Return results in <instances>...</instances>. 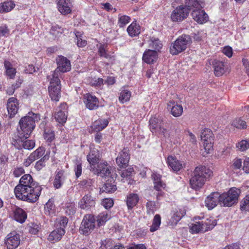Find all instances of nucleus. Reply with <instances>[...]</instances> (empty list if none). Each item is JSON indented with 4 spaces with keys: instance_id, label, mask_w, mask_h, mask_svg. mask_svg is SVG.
Returning <instances> with one entry per match:
<instances>
[{
    "instance_id": "51",
    "label": "nucleus",
    "mask_w": 249,
    "mask_h": 249,
    "mask_svg": "<svg viewBox=\"0 0 249 249\" xmlns=\"http://www.w3.org/2000/svg\"><path fill=\"white\" fill-rule=\"evenodd\" d=\"M49 158L46 155L43 156L40 160H38L35 164V168L37 170L40 171L46 165V162L48 160Z\"/></svg>"
},
{
    "instance_id": "5",
    "label": "nucleus",
    "mask_w": 249,
    "mask_h": 249,
    "mask_svg": "<svg viewBox=\"0 0 249 249\" xmlns=\"http://www.w3.org/2000/svg\"><path fill=\"white\" fill-rule=\"evenodd\" d=\"M217 224V221L213 218H208L201 222H196L192 224L190 228V232L197 233L200 232H205L212 230Z\"/></svg>"
},
{
    "instance_id": "14",
    "label": "nucleus",
    "mask_w": 249,
    "mask_h": 249,
    "mask_svg": "<svg viewBox=\"0 0 249 249\" xmlns=\"http://www.w3.org/2000/svg\"><path fill=\"white\" fill-rule=\"evenodd\" d=\"M8 249H14L18 247L20 243V235L14 231L9 233L5 241Z\"/></svg>"
},
{
    "instance_id": "63",
    "label": "nucleus",
    "mask_w": 249,
    "mask_h": 249,
    "mask_svg": "<svg viewBox=\"0 0 249 249\" xmlns=\"http://www.w3.org/2000/svg\"><path fill=\"white\" fill-rule=\"evenodd\" d=\"M222 53L228 57H231L232 56V49L231 47L229 46H226L223 48Z\"/></svg>"
},
{
    "instance_id": "50",
    "label": "nucleus",
    "mask_w": 249,
    "mask_h": 249,
    "mask_svg": "<svg viewBox=\"0 0 249 249\" xmlns=\"http://www.w3.org/2000/svg\"><path fill=\"white\" fill-rule=\"evenodd\" d=\"M150 47L159 51L162 47V44L159 39L152 38L150 40Z\"/></svg>"
},
{
    "instance_id": "21",
    "label": "nucleus",
    "mask_w": 249,
    "mask_h": 249,
    "mask_svg": "<svg viewBox=\"0 0 249 249\" xmlns=\"http://www.w3.org/2000/svg\"><path fill=\"white\" fill-rule=\"evenodd\" d=\"M57 9L62 15H66L71 12L72 3L70 0H59L57 3Z\"/></svg>"
},
{
    "instance_id": "37",
    "label": "nucleus",
    "mask_w": 249,
    "mask_h": 249,
    "mask_svg": "<svg viewBox=\"0 0 249 249\" xmlns=\"http://www.w3.org/2000/svg\"><path fill=\"white\" fill-rule=\"evenodd\" d=\"M55 207L53 202L49 200L44 206L45 214L53 217L55 215Z\"/></svg>"
},
{
    "instance_id": "39",
    "label": "nucleus",
    "mask_w": 249,
    "mask_h": 249,
    "mask_svg": "<svg viewBox=\"0 0 249 249\" xmlns=\"http://www.w3.org/2000/svg\"><path fill=\"white\" fill-rule=\"evenodd\" d=\"M4 68L6 70V74L10 79L15 77L16 70L12 67V64L8 61L5 60L4 62Z\"/></svg>"
},
{
    "instance_id": "44",
    "label": "nucleus",
    "mask_w": 249,
    "mask_h": 249,
    "mask_svg": "<svg viewBox=\"0 0 249 249\" xmlns=\"http://www.w3.org/2000/svg\"><path fill=\"white\" fill-rule=\"evenodd\" d=\"M110 218L107 212L100 213L97 216V222L99 226L104 225Z\"/></svg>"
},
{
    "instance_id": "49",
    "label": "nucleus",
    "mask_w": 249,
    "mask_h": 249,
    "mask_svg": "<svg viewBox=\"0 0 249 249\" xmlns=\"http://www.w3.org/2000/svg\"><path fill=\"white\" fill-rule=\"evenodd\" d=\"M146 211L149 214H153L157 210L158 207L155 202L153 201H149L146 203Z\"/></svg>"
},
{
    "instance_id": "2",
    "label": "nucleus",
    "mask_w": 249,
    "mask_h": 249,
    "mask_svg": "<svg viewBox=\"0 0 249 249\" xmlns=\"http://www.w3.org/2000/svg\"><path fill=\"white\" fill-rule=\"evenodd\" d=\"M213 174L212 171L206 166L200 165L196 168L194 175L190 179L192 188L198 190L204 185L206 178Z\"/></svg>"
},
{
    "instance_id": "36",
    "label": "nucleus",
    "mask_w": 249,
    "mask_h": 249,
    "mask_svg": "<svg viewBox=\"0 0 249 249\" xmlns=\"http://www.w3.org/2000/svg\"><path fill=\"white\" fill-rule=\"evenodd\" d=\"M139 200V196L136 194H130L127 196L126 204L128 209H132L136 205Z\"/></svg>"
},
{
    "instance_id": "30",
    "label": "nucleus",
    "mask_w": 249,
    "mask_h": 249,
    "mask_svg": "<svg viewBox=\"0 0 249 249\" xmlns=\"http://www.w3.org/2000/svg\"><path fill=\"white\" fill-rule=\"evenodd\" d=\"M65 233V230L63 228H58L50 234L48 239L53 242L59 241Z\"/></svg>"
},
{
    "instance_id": "13",
    "label": "nucleus",
    "mask_w": 249,
    "mask_h": 249,
    "mask_svg": "<svg viewBox=\"0 0 249 249\" xmlns=\"http://www.w3.org/2000/svg\"><path fill=\"white\" fill-rule=\"evenodd\" d=\"M29 136H26L24 132L17 129V131L14 134L12 138L11 143L18 149H22L24 141L27 139Z\"/></svg>"
},
{
    "instance_id": "61",
    "label": "nucleus",
    "mask_w": 249,
    "mask_h": 249,
    "mask_svg": "<svg viewBox=\"0 0 249 249\" xmlns=\"http://www.w3.org/2000/svg\"><path fill=\"white\" fill-rule=\"evenodd\" d=\"M75 176L77 178H79L82 174V164L79 162H77L74 169Z\"/></svg>"
},
{
    "instance_id": "28",
    "label": "nucleus",
    "mask_w": 249,
    "mask_h": 249,
    "mask_svg": "<svg viewBox=\"0 0 249 249\" xmlns=\"http://www.w3.org/2000/svg\"><path fill=\"white\" fill-rule=\"evenodd\" d=\"M185 8L188 9V13L192 9L202 8L203 2L202 0H185V4L183 5Z\"/></svg>"
},
{
    "instance_id": "24",
    "label": "nucleus",
    "mask_w": 249,
    "mask_h": 249,
    "mask_svg": "<svg viewBox=\"0 0 249 249\" xmlns=\"http://www.w3.org/2000/svg\"><path fill=\"white\" fill-rule=\"evenodd\" d=\"M7 108L10 118L13 117L18 112V104L15 97L10 98L7 103Z\"/></svg>"
},
{
    "instance_id": "20",
    "label": "nucleus",
    "mask_w": 249,
    "mask_h": 249,
    "mask_svg": "<svg viewBox=\"0 0 249 249\" xmlns=\"http://www.w3.org/2000/svg\"><path fill=\"white\" fill-rule=\"evenodd\" d=\"M193 18L199 24H203L208 20V16L202 8L194 9L192 13Z\"/></svg>"
},
{
    "instance_id": "3",
    "label": "nucleus",
    "mask_w": 249,
    "mask_h": 249,
    "mask_svg": "<svg viewBox=\"0 0 249 249\" xmlns=\"http://www.w3.org/2000/svg\"><path fill=\"white\" fill-rule=\"evenodd\" d=\"M40 120V116L33 112H30L28 114L21 118L19 122V130L24 132L26 136H29L35 127V123Z\"/></svg>"
},
{
    "instance_id": "34",
    "label": "nucleus",
    "mask_w": 249,
    "mask_h": 249,
    "mask_svg": "<svg viewBox=\"0 0 249 249\" xmlns=\"http://www.w3.org/2000/svg\"><path fill=\"white\" fill-rule=\"evenodd\" d=\"M14 217L17 221L22 223L27 218V214L23 210L18 207L14 211Z\"/></svg>"
},
{
    "instance_id": "43",
    "label": "nucleus",
    "mask_w": 249,
    "mask_h": 249,
    "mask_svg": "<svg viewBox=\"0 0 249 249\" xmlns=\"http://www.w3.org/2000/svg\"><path fill=\"white\" fill-rule=\"evenodd\" d=\"M131 95V93L129 90L127 89H123L120 93L119 100L121 103L123 104L129 100Z\"/></svg>"
},
{
    "instance_id": "11",
    "label": "nucleus",
    "mask_w": 249,
    "mask_h": 249,
    "mask_svg": "<svg viewBox=\"0 0 249 249\" xmlns=\"http://www.w3.org/2000/svg\"><path fill=\"white\" fill-rule=\"evenodd\" d=\"M95 221L94 216L92 215L88 214L84 216L80 228L83 234H88L94 229Z\"/></svg>"
},
{
    "instance_id": "4",
    "label": "nucleus",
    "mask_w": 249,
    "mask_h": 249,
    "mask_svg": "<svg viewBox=\"0 0 249 249\" xmlns=\"http://www.w3.org/2000/svg\"><path fill=\"white\" fill-rule=\"evenodd\" d=\"M240 190L231 188L228 192L220 195L219 204L223 207H231L236 204L238 200Z\"/></svg>"
},
{
    "instance_id": "57",
    "label": "nucleus",
    "mask_w": 249,
    "mask_h": 249,
    "mask_svg": "<svg viewBox=\"0 0 249 249\" xmlns=\"http://www.w3.org/2000/svg\"><path fill=\"white\" fill-rule=\"evenodd\" d=\"M23 145V146L22 147V148H23L25 149L31 150L35 147V142L33 140L26 139L24 141Z\"/></svg>"
},
{
    "instance_id": "35",
    "label": "nucleus",
    "mask_w": 249,
    "mask_h": 249,
    "mask_svg": "<svg viewBox=\"0 0 249 249\" xmlns=\"http://www.w3.org/2000/svg\"><path fill=\"white\" fill-rule=\"evenodd\" d=\"M15 7L12 0H7L0 3V13H5L11 11Z\"/></svg>"
},
{
    "instance_id": "33",
    "label": "nucleus",
    "mask_w": 249,
    "mask_h": 249,
    "mask_svg": "<svg viewBox=\"0 0 249 249\" xmlns=\"http://www.w3.org/2000/svg\"><path fill=\"white\" fill-rule=\"evenodd\" d=\"M127 32L128 35L131 36H138L141 33V28L136 22H133L127 28Z\"/></svg>"
},
{
    "instance_id": "32",
    "label": "nucleus",
    "mask_w": 249,
    "mask_h": 249,
    "mask_svg": "<svg viewBox=\"0 0 249 249\" xmlns=\"http://www.w3.org/2000/svg\"><path fill=\"white\" fill-rule=\"evenodd\" d=\"M214 72L216 76H221L225 72V66L224 62L214 60L213 62Z\"/></svg>"
},
{
    "instance_id": "59",
    "label": "nucleus",
    "mask_w": 249,
    "mask_h": 249,
    "mask_svg": "<svg viewBox=\"0 0 249 249\" xmlns=\"http://www.w3.org/2000/svg\"><path fill=\"white\" fill-rule=\"evenodd\" d=\"M102 205L106 209H108L113 206V201L111 198H105L102 201Z\"/></svg>"
},
{
    "instance_id": "15",
    "label": "nucleus",
    "mask_w": 249,
    "mask_h": 249,
    "mask_svg": "<svg viewBox=\"0 0 249 249\" xmlns=\"http://www.w3.org/2000/svg\"><path fill=\"white\" fill-rule=\"evenodd\" d=\"M67 106L66 103H62L56 109L54 117L55 120L60 124H64L67 119Z\"/></svg>"
},
{
    "instance_id": "9",
    "label": "nucleus",
    "mask_w": 249,
    "mask_h": 249,
    "mask_svg": "<svg viewBox=\"0 0 249 249\" xmlns=\"http://www.w3.org/2000/svg\"><path fill=\"white\" fill-rule=\"evenodd\" d=\"M57 67L51 75L59 77L61 72H66L71 69L70 61L66 57L60 55L56 59Z\"/></svg>"
},
{
    "instance_id": "23",
    "label": "nucleus",
    "mask_w": 249,
    "mask_h": 249,
    "mask_svg": "<svg viewBox=\"0 0 249 249\" xmlns=\"http://www.w3.org/2000/svg\"><path fill=\"white\" fill-rule=\"evenodd\" d=\"M153 181L154 184V188L157 191L160 192L157 195V199H160V196L163 195L161 192L162 189L165 187V184L161 180V176L157 173H153L152 174Z\"/></svg>"
},
{
    "instance_id": "38",
    "label": "nucleus",
    "mask_w": 249,
    "mask_h": 249,
    "mask_svg": "<svg viewBox=\"0 0 249 249\" xmlns=\"http://www.w3.org/2000/svg\"><path fill=\"white\" fill-rule=\"evenodd\" d=\"M63 208L65 210V213L68 215H72L76 212V208L75 203L71 201H67L64 203Z\"/></svg>"
},
{
    "instance_id": "17",
    "label": "nucleus",
    "mask_w": 249,
    "mask_h": 249,
    "mask_svg": "<svg viewBox=\"0 0 249 249\" xmlns=\"http://www.w3.org/2000/svg\"><path fill=\"white\" fill-rule=\"evenodd\" d=\"M95 204V198L90 193L85 195L79 202V207L82 209L88 210Z\"/></svg>"
},
{
    "instance_id": "52",
    "label": "nucleus",
    "mask_w": 249,
    "mask_h": 249,
    "mask_svg": "<svg viewBox=\"0 0 249 249\" xmlns=\"http://www.w3.org/2000/svg\"><path fill=\"white\" fill-rule=\"evenodd\" d=\"M134 174V170L132 167H128L127 169L123 170L121 174V176L123 178L130 179V178Z\"/></svg>"
},
{
    "instance_id": "41",
    "label": "nucleus",
    "mask_w": 249,
    "mask_h": 249,
    "mask_svg": "<svg viewBox=\"0 0 249 249\" xmlns=\"http://www.w3.org/2000/svg\"><path fill=\"white\" fill-rule=\"evenodd\" d=\"M117 189L116 185L112 183L106 182L100 189V192L107 193H112Z\"/></svg>"
},
{
    "instance_id": "31",
    "label": "nucleus",
    "mask_w": 249,
    "mask_h": 249,
    "mask_svg": "<svg viewBox=\"0 0 249 249\" xmlns=\"http://www.w3.org/2000/svg\"><path fill=\"white\" fill-rule=\"evenodd\" d=\"M97 171L98 175L102 177L109 176L110 174V166L106 161L100 163L97 166Z\"/></svg>"
},
{
    "instance_id": "53",
    "label": "nucleus",
    "mask_w": 249,
    "mask_h": 249,
    "mask_svg": "<svg viewBox=\"0 0 249 249\" xmlns=\"http://www.w3.org/2000/svg\"><path fill=\"white\" fill-rule=\"evenodd\" d=\"M130 18L127 16H120L119 18L118 25L120 27H123L130 21Z\"/></svg>"
},
{
    "instance_id": "26",
    "label": "nucleus",
    "mask_w": 249,
    "mask_h": 249,
    "mask_svg": "<svg viewBox=\"0 0 249 249\" xmlns=\"http://www.w3.org/2000/svg\"><path fill=\"white\" fill-rule=\"evenodd\" d=\"M100 159L101 156L99 151L95 148H91L87 156V160L91 166H94L98 163Z\"/></svg>"
},
{
    "instance_id": "46",
    "label": "nucleus",
    "mask_w": 249,
    "mask_h": 249,
    "mask_svg": "<svg viewBox=\"0 0 249 249\" xmlns=\"http://www.w3.org/2000/svg\"><path fill=\"white\" fill-rule=\"evenodd\" d=\"M108 124V121L104 119L96 121L94 124V127L96 131H101L104 129Z\"/></svg>"
},
{
    "instance_id": "7",
    "label": "nucleus",
    "mask_w": 249,
    "mask_h": 249,
    "mask_svg": "<svg viewBox=\"0 0 249 249\" xmlns=\"http://www.w3.org/2000/svg\"><path fill=\"white\" fill-rule=\"evenodd\" d=\"M48 79L50 80V86L48 88L50 97L52 100L58 101L60 97V79L53 75L48 76Z\"/></svg>"
},
{
    "instance_id": "8",
    "label": "nucleus",
    "mask_w": 249,
    "mask_h": 249,
    "mask_svg": "<svg viewBox=\"0 0 249 249\" xmlns=\"http://www.w3.org/2000/svg\"><path fill=\"white\" fill-rule=\"evenodd\" d=\"M149 128L152 133L162 135L165 138L169 137L166 129L163 127V121L161 118H151L149 120Z\"/></svg>"
},
{
    "instance_id": "60",
    "label": "nucleus",
    "mask_w": 249,
    "mask_h": 249,
    "mask_svg": "<svg viewBox=\"0 0 249 249\" xmlns=\"http://www.w3.org/2000/svg\"><path fill=\"white\" fill-rule=\"evenodd\" d=\"M98 53L101 57H104L107 59L111 58L110 55L107 53L104 45H101L100 46L98 50Z\"/></svg>"
},
{
    "instance_id": "16",
    "label": "nucleus",
    "mask_w": 249,
    "mask_h": 249,
    "mask_svg": "<svg viewBox=\"0 0 249 249\" xmlns=\"http://www.w3.org/2000/svg\"><path fill=\"white\" fill-rule=\"evenodd\" d=\"M128 151L127 148H124L116 158V163L120 168H125L128 165L130 159Z\"/></svg>"
},
{
    "instance_id": "54",
    "label": "nucleus",
    "mask_w": 249,
    "mask_h": 249,
    "mask_svg": "<svg viewBox=\"0 0 249 249\" xmlns=\"http://www.w3.org/2000/svg\"><path fill=\"white\" fill-rule=\"evenodd\" d=\"M237 148L241 151H245L249 148V140H242L237 144Z\"/></svg>"
},
{
    "instance_id": "12",
    "label": "nucleus",
    "mask_w": 249,
    "mask_h": 249,
    "mask_svg": "<svg viewBox=\"0 0 249 249\" xmlns=\"http://www.w3.org/2000/svg\"><path fill=\"white\" fill-rule=\"evenodd\" d=\"M188 15V9L181 5L173 10L171 15V19L174 22H180L186 18Z\"/></svg>"
},
{
    "instance_id": "6",
    "label": "nucleus",
    "mask_w": 249,
    "mask_h": 249,
    "mask_svg": "<svg viewBox=\"0 0 249 249\" xmlns=\"http://www.w3.org/2000/svg\"><path fill=\"white\" fill-rule=\"evenodd\" d=\"M191 38L189 35H182L178 37L170 47V53L177 55L184 51L187 46L191 43Z\"/></svg>"
},
{
    "instance_id": "42",
    "label": "nucleus",
    "mask_w": 249,
    "mask_h": 249,
    "mask_svg": "<svg viewBox=\"0 0 249 249\" xmlns=\"http://www.w3.org/2000/svg\"><path fill=\"white\" fill-rule=\"evenodd\" d=\"M54 131L50 127L46 126L44 130V137L48 142H52L54 139Z\"/></svg>"
},
{
    "instance_id": "58",
    "label": "nucleus",
    "mask_w": 249,
    "mask_h": 249,
    "mask_svg": "<svg viewBox=\"0 0 249 249\" xmlns=\"http://www.w3.org/2000/svg\"><path fill=\"white\" fill-rule=\"evenodd\" d=\"M63 33V29L58 25L53 26L50 30V33L55 36H57L59 34Z\"/></svg>"
},
{
    "instance_id": "29",
    "label": "nucleus",
    "mask_w": 249,
    "mask_h": 249,
    "mask_svg": "<svg viewBox=\"0 0 249 249\" xmlns=\"http://www.w3.org/2000/svg\"><path fill=\"white\" fill-rule=\"evenodd\" d=\"M157 57V53L156 51L148 50L143 53L142 60L147 64H152L156 60Z\"/></svg>"
},
{
    "instance_id": "64",
    "label": "nucleus",
    "mask_w": 249,
    "mask_h": 249,
    "mask_svg": "<svg viewBox=\"0 0 249 249\" xmlns=\"http://www.w3.org/2000/svg\"><path fill=\"white\" fill-rule=\"evenodd\" d=\"M59 224L60 226V228H63L64 229L67 226V224L68 222V219L65 216L61 217L58 220Z\"/></svg>"
},
{
    "instance_id": "56",
    "label": "nucleus",
    "mask_w": 249,
    "mask_h": 249,
    "mask_svg": "<svg viewBox=\"0 0 249 249\" xmlns=\"http://www.w3.org/2000/svg\"><path fill=\"white\" fill-rule=\"evenodd\" d=\"M100 244V249H106L112 245V241L110 239H106L101 240Z\"/></svg>"
},
{
    "instance_id": "48",
    "label": "nucleus",
    "mask_w": 249,
    "mask_h": 249,
    "mask_svg": "<svg viewBox=\"0 0 249 249\" xmlns=\"http://www.w3.org/2000/svg\"><path fill=\"white\" fill-rule=\"evenodd\" d=\"M232 125L239 129H244L247 126L246 122L240 118L234 120L232 123Z\"/></svg>"
},
{
    "instance_id": "45",
    "label": "nucleus",
    "mask_w": 249,
    "mask_h": 249,
    "mask_svg": "<svg viewBox=\"0 0 249 249\" xmlns=\"http://www.w3.org/2000/svg\"><path fill=\"white\" fill-rule=\"evenodd\" d=\"M161 223V218L159 214H156L153 220L152 225L150 227V231L154 232L157 231L160 227Z\"/></svg>"
},
{
    "instance_id": "1",
    "label": "nucleus",
    "mask_w": 249,
    "mask_h": 249,
    "mask_svg": "<svg viewBox=\"0 0 249 249\" xmlns=\"http://www.w3.org/2000/svg\"><path fill=\"white\" fill-rule=\"evenodd\" d=\"M41 191L42 187L38 183L34 181L30 174H25L20 178L14 193L18 199L34 203L38 199Z\"/></svg>"
},
{
    "instance_id": "40",
    "label": "nucleus",
    "mask_w": 249,
    "mask_h": 249,
    "mask_svg": "<svg viewBox=\"0 0 249 249\" xmlns=\"http://www.w3.org/2000/svg\"><path fill=\"white\" fill-rule=\"evenodd\" d=\"M64 179L63 172L61 170L56 171L53 181L54 187L56 189L60 188L63 184Z\"/></svg>"
},
{
    "instance_id": "19",
    "label": "nucleus",
    "mask_w": 249,
    "mask_h": 249,
    "mask_svg": "<svg viewBox=\"0 0 249 249\" xmlns=\"http://www.w3.org/2000/svg\"><path fill=\"white\" fill-rule=\"evenodd\" d=\"M185 214L186 211L184 209H175L171 212V217L169 219L168 224L176 226Z\"/></svg>"
},
{
    "instance_id": "55",
    "label": "nucleus",
    "mask_w": 249,
    "mask_h": 249,
    "mask_svg": "<svg viewBox=\"0 0 249 249\" xmlns=\"http://www.w3.org/2000/svg\"><path fill=\"white\" fill-rule=\"evenodd\" d=\"M240 209L242 211L249 210V194L247 195L244 200L241 202Z\"/></svg>"
},
{
    "instance_id": "10",
    "label": "nucleus",
    "mask_w": 249,
    "mask_h": 249,
    "mask_svg": "<svg viewBox=\"0 0 249 249\" xmlns=\"http://www.w3.org/2000/svg\"><path fill=\"white\" fill-rule=\"evenodd\" d=\"M201 139L204 141V147L207 154L210 153L213 149L214 136L213 132L209 129L205 128L201 132Z\"/></svg>"
},
{
    "instance_id": "22",
    "label": "nucleus",
    "mask_w": 249,
    "mask_h": 249,
    "mask_svg": "<svg viewBox=\"0 0 249 249\" xmlns=\"http://www.w3.org/2000/svg\"><path fill=\"white\" fill-rule=\"evenodd\" d=\"M220 197V195L218 192L212 193L207 196L205 202L208 209H213L218 203H219Z\"/></svg>"
},
{
    "instance_id": "62",
    "label": "nucleus",
    "mask_w": 249,
    "mask_h": 249,
    "mask_svg": "<svg viewBox=\"0 0 249 249\" xmlns=\"http://www.w3.org/2000/svg\"><path fill=\"white\" fill-rule=\"evenodd\" d=\"M24 173L25 171L22 167H17L13 170V175L15 177H19Z\"/></svg>"
},
{
    "instance_id": "25",
    "label": "nucleus",
    "mask_w": 249,
    "mask_h": 249,
    "mask_svg": "<svg viewBox=\"0 0 249 249\" xmlns=\"http://www.w3.org/2000/svg\"><path fill=\"white\" fill-rule=\"evenodd\" d=\"M167 109L170 111L171 114L176 117L181 116L183 113L182 106L173 101L167 104Z\"/></svg>"
},
{
    "instance_id": "27",
    "label": "nucleus",
    "mask_w": 249,
    "mask_h": 249,
    "mask_svg": "<svg viewBox=\"0 0 249 249\" xmlns=\"http://www.w3.org/2000/svg\"><path fill=\"white\" fill-rule=\"evenodd\" d=\"M168 166L175 172L180 171L184 167V164L176 158L172 156H169L167 158Z\"/></svg>"
},
{
    "instance_id": "18",
    "label": "nucleus",
    "mask_w": 249,
    "mask_h": 249,
    "mask_svg": "<svg viewBox=\"0 0 249 249\" xmlns=\"http://www.w3.org/2000/svg\"><path fill=\"white\" fill-rule=\"evenodd\" d=\"M83 99L86 107L90 110L96 109L99 107L98 98L90 93L84 95Z\"/></svg>"
},
{
    "instance_id": "47",
    "label": "nucleus",
    "mask_w": 249,
    "mask_h": 249,
    "mask_svg": "<svg viewBox=\"0 0 249 249\" xmlns=\"http://www.w3.org/2000/svg\"><path fill=\"white\" fill-rule=\"evenodd\" d=\"M45 149L43 147H39L35 151L32 152L30 156L35 161L36 160L41 158L45 154Z\"/></svg>"
}]
</instances>
